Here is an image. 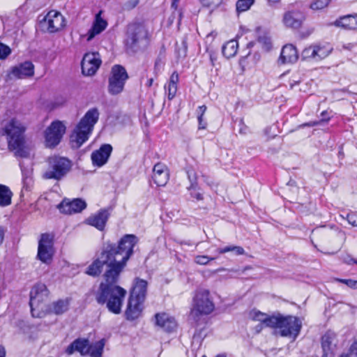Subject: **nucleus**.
I'll return each instance as SVG.
<instances>
[{"mask_svg":"<svg viewBox=\"0 0 357 357\" xmlns=\"http://www.w3.org/2000/svg\"><path fill=\"white\" fill-rule=\"evenodd\" d=\"M138 243L139 238L132 234L123 235L116 244L110 241H107L103 244L98 257L86 270L87 275L98 277L103 266H106L103 273L104 281L99 284L96 293V301L99 305H105L108 311L114 314L121 312L127 294V291L117 284Z\"/></svg>","mask_w":357,"mask_h":357,"instance_id":"1","label":"nucleus"},{"mask_svg":"<svg viewBox=\"0 0 357 357\" xmlns=\"http://www.w3.org/2000/svg\"><path fill=\"white\" fill-rule=\"evenodd\" d=\"M149 283L146 280L135 278L129 290L125 317L128 321H135L139 318L144 309L148 293Z\"/></svg>","mask_w":357,"mask_h":357,"instance_id":"2","label":"nucleus"},{"mask_svg":"<svg viewBox=\"0 0 357 357\" xmlns=\"http://www.w3.org/2000/svg\"><path fill=\"white\" fill-rule=\"evenodd\" d=\"M150 33L144 21L135 20L129 23L126 28L124 47L128 52L135 53L146 47L151 40Z\"/></svg>","mask_w":357,"mask_h":357,"instance_id":"3","label":"nucleus"},{"mask_svg":"<svg viewBox=\"0 0 357 357\" xmlns=\"http://www.w3.org/2000/svg\"><path fill=\"white\" fill-rule=\"evenodd\" d=\"M99 116L100 113L96 107L91 108L86 112L70 135V140L73 146L79 148L89 139Z\"/></svg>","mask_w":357,"mask_h":357,"instance_id":"4","label":"nucleus"},{"mask_svg":"<svg viewBox=\"0 0 357 357\" xmlns=\"http://www.w3.org/2000/svg\"><path fill=\"white\" fill-rule=\"evenodd\" d=\"M25 127L16 119H12L3 128L7 136L8 149L20 158H27L29 152L25 146Z\"/></svg>","mask_w":357,"mask_h":357,"instance_id":"5","label":"nucleus"},{"mask_svg":"<svg viewBox=\"0 0 357 357\" xmlns=\"http://www.w3.org/2000/svg\"><path fill=\"white\" fill-rule=\"evenodd\" d=\"M105 343L106 340L104 338L93 343H90L87 338L78 337L66 348L65 353L68 356L77 352L82 356L102 357Z\"/></svg>","mask_w":357,"mask_h":357,"instance_id":"6","label":"nucleus"},{"mask_svg":"<svg viewBox=\"0 0 357 357\" xmlns=\"http://www.w3.org/2000/svg\"><path fill=\"white\" fill-rule=\"evenodd\" d=\"M303 322L300 317L291 314H275L273 329H278L281 337L295 340L301 333Z\"/></svg>","mask_w":357,"mask_h":357,"instance_id":"7","label":"nucleus"},{"mask_svg":"<svg viewBox=\"0 0 357 357\" xmlns=\"http://www.w3.org/2000/svg\"><path fill=\"white\" fill-rule=\"evenodd\" d=\"M48 168L44 172L43 177L45 179L60 181L71 170L72 161L68 158L53 155L47 159Z\"/></svg>","mask_w":357,"mask_h":357,"instance_id":"8","label":"nucleus"},{"mask_svg":"<svg viewBox=\"0 0 357 357\" xmlns=\"http://www.w3.org/2000/svg\"><path fill=\"white\" fill-rule=\"evenodd\" d=\"M50 291L47 286L42 282L33 285L30 291L29 306L33 317H43L46 312L43 306V303L47 300Z\"/></svg>","mask_w":357,"mask_h":357,"instance_id":"9","label":"nucleus"},{"mask_svg":"<svg viewBox=\"0 0 357 357\" xmlns=\"http://www.w3.org/2000/svg\"><path fill=\"white\" fill-rule=\"evenodd\" d=\"M215 310V304L210 297L208 289H199L195 291L192 298L191 313L195 318L208 316Z\"/></svg>","mask_w":357,"mask_h":357,"instance_id":"10","label":"nucleus"},{"mask_svg":"<svg viewBox=\"0 0 357 357\" xmlns=\"http://www.w3.org/2000/svg\"><path fill=\"white\" fill-rule=\"evenodd\" d=\"M55 235L53 232L43 233L38 245L37 259L41 262L50 264L55 254Z\"/></svg>","mask_w":357,"mask_h":357,"instance_id":"11","label":"nucleus"},{"mask_svg":"<svg viewBox=\"0 0 357 357\" xmlns=\"http://www.w3.org/2000/svg\"><path fill=\"white\" fill-rule=\"evenodd\" d=\"M66 131V127L62 121L59 120L52 121L44 133L46 147L55 148L61 142Z\"/></svg>","mask_w":357,"mask_h":357,"instance_id":"12","label":"nucleus"},{"mask_svg":"<svg viewBox=\"0 0 357 357\" xmlns=\"http://www.w3.org/2000/svg\"><path fill=\"white\" fill-rule=\"evenodd\" d=\"M102 63L98 52H86L81 61L82 73L84 76H93Z\"/></svg>","mask_w":357,"mask_h":357,"instance_id":"13","label":"nucleus"},{"mask_svg":"<svg viewBox=\"0 0 357 357\" xmlns=\"http://www.w3.org/2000/svg\"><path fill=\"white\" fill-rule=\"evenodd\" d=\"M305 18L304 8L294 7L284 13L282 20L287 27L298 29L301 27Z\"/></svg>","mask_w":357,"mask_h":357,"instance_id":"14","label":"nucleus"},{"mask_svg":"<svg viewBox=\"0 0 357 357\" xmlns=\"http://www.w3.org/2000/svg\"><path fill=\"white\" fill-rule=\"evenodd\" d=\"M322 355L321 357H335L337 349V335L335 332L328 330L320 338Z\"/></svg>","mask_w":357,"mask_h":357,"instance_id":"15","label":"nucleus"},{"mask_svg":"<svg viewBox=\"0 0 357 357\" xmlns=\"http://www.w3.org/2000/svg\"><path fill=\"white\" fill-rule=\"evenodd\" d=\"M154 324L167 333L176 331L178 323L175 317L165 312H157L154 315Z\"/></svg>","mask_w":357,"mask_h":357,"instance_id":"16","label":"nucleus"},{"mask_svg":"<svg viewBox=\"0 0 357 357\" xmlns=\"http://www.w3.org/2000/svg\"><path fill=\"white\" fill-rule=\"evenodd\" d=\"M128 75L124 67L121 65H114L109 78L110 89H123Z\"/></svg>","mask_w":357,"mask_h":357,"instance_id":"17","label":"nucleus"},{"mask_svg":"<svg viewBox=\"0 0 357 357\" xmlns=\"http://www.w3.org/2000/svg\"><path fill=\"white\" fill-rule=\"evenodd\" d=\"M61 213L68 215L80 213L86 208V203L81 198H75L72 200L64 199L57 205Z\"/></svg>","mask_w":357,"mask_h":357,"instance_id":"18","label":"nucleus"},{"mask_svg":"<svg viewBox=\"0 0 357 357\" xmlns=\"http://www.w3.org/2000/svg\"><path fill=\"white\" fill-rule=\"evenodd\" d=\"M34 74V65L31 61H26L11 68L8 73L9 79H23L31 77Z\"/></svg>","mask_w":357,"mask_h":357,"instance_id":"19","label":"nucleus"},{"mask_svg":"<svg viewBox=\"0 0 357 357\" xmlns=\"http://www.w3.org/2000/svg\"><path fill=\"white\" fill-rule=\"evenodd\" d=\"M151 178L157 186H165L169 180L168 167L161 162H157L153 167Z\"/></svg>","mask_w":357,"mask_h":357,"instance_id":"20","label":"nucleus"},{"mask_svg":"<svg viewBox=\"0 0 357 357\" xmlns=\"http://www.w3.org/2000/svg\"><path fill=\"white\" fill-rule=\"evenodd\" d=\"M50 33H55L64 26V18L58 11L50 10L42 22Z\"/></svg>","mask_w":357,"mask_h":357,"instance_id":"21","label":"nucleus"},{"mask_svg":"<svg viewBox=\"0 0 357 357\" xmlns=\"http://www.w3.org/2000/svg\"><path fill=\"white\" fill-rule=\"evenodd\" d=\"M113 148L109 144H103L97 150L92 152L91 158L93 165L102 167L105 165L112 152Z\"/></svg>","mask_w":357,"mask_h":357,"instance_id":"22","label":"nucleus"},{"mask_svg":"<svg viewBox=\"0 0 357 357\" xmlns=\"http://www.w3.org/2000/svg\"><path fill=\"white\" fill-rule=\"evenodd\" d=\"M110 216L109 208H100L96 213L91 214L86 222L88 225L96 227L99 231H103Z\"/></svg>","mask_w":357,"mask_h":357,"instance_id":"23","label":"nucleus"},{"mask_svg":"<svg viewBox=\"0 0 357 357\" xmlns=\"http://www.w3.org/2000/svg\"><path fill=\"white\" fill-rule=\"evenodd\" d=\"M298 59V53L296 47L291 44H287L283 46L278 63L280 64L294 63Z\"/></svg>","mask_w":357,"mask_h":357,"instance_id":"24","label":"nucleus"},{"mask_svg":"<svg viewBox=\"0 0 357 357\" xmlns=\"http://www.w3.org/2000/svg\"><path fill=\"white\" fill-rule=\"evenodd\" d=\"M275 314L269 315L265 312L257 310H253L250 312V318L254 321H259V326L260 329L263 328H273Z\"/></svg>","mask_w":357,"mask_h":357,"instance_id":"25","label":"nucleus"},{"mask_svg":"<svg viewBox=\"0 0 357 357\" xmlns=\"http://www.w3.org/2000/svg\"><path fill=\"white\" fill-rule=\"evenodd\" d=\"M331 24L345 30H356L357 14L341 16L336 19Z\"/></svg>","mask_w":357,"mask_h":357,"instance_id":"26","label":"nucleus"},{"mask_svg":"<svg viewBox=\"0 0 357 357\" xmlns=\"http://www.w3.org/2000/svg\"><path fill=\"white\" fill-rule=\"evenodd\" d=\"M107 26L106 20L101 17V11L96 15L94 22L87 32V41L91 40L96 35L102 33Z\"/></svg>","mask_w":357,"mask_h":357,"instance_id":"27","label":"nucleus"},{"mask_svg":"<svg viewBox=\"0 0 357 357\" xmlns=\"http://www.w3.org/2000/svg\"><path fill=\"white\" fill-rule=\"evenodd\" d=\"M185 173L190 181V185L187 188L188 190H199L198 176L195 169L192 165H189L185 168Z\"/></svg>","mask_w":357,"mask_h":357,"instance_id":"28","label":"nucleus"},{"mask_svg":"<svg viewBox=\"0 0 357 357\" xmlns=\"http://www.w3.org/2000/svg\"><path fill=\"white\" fill-rule=\"evenodd\" d=\"M70 298L59 299L52 303V311L56 315L66 312L69 309Z\"/></svg>","mask_w":357,"mask_h":357,"instance_id":"29","label":"nucleus"},{"mask_svg":"<svg viewBox=\"0 0 357 357\" xmlns=\"http://www.w3.org/2000/svg\"><path fill=\"white\" fill-rule=\"evenodd\" d=\"M12 197L13 192L10 189L5 185L0 184V206H9L12 202Z\"/></svg>","mask_w":357,"mask_h":357,"instance_id":"30","label":"nucleus"},{"mask_svg":"<svg viewBox=\"0 0 357 357\" xmlns=\"http://www.w3.org/2000/svg\"><path fill=\"white\" fill-rule=\"evenodd\" d=\"M237 48L238 43L236 40H230L222 46V54L226 58L229 59L236 54Z\"/></svg>","mask_w":357,"mask_h":357,"instance_id":"31","label":"nucleus"},{"mask_svg":"<svg viewBox=\"0 0 357 357\" xmlns=\"http://www.w3.org/2000/svg\"><path fill=\"white\" fill-rule=\"evenodd\" d=\"M217 252L220 255L229 252H234L236 255H243L245 254V250L243 247L239 245H227L223 248H220L217 250Z\"/></svg>","mask_w":357,"mask_h":357,"instance_id":"32","label":"nucleus"},{"mask_svg":"<svg viewBox=\"0 0 357 357\" xmlns=\"http://www.w3.org/2000/svg\"><path fill=\"white\" fill-rule=\"evenodd\" d=\"M206 109V106L204 105L199 106L197 109L198 130H205L207 128V123L204 119Z\"/></svg>","mask_w":357,"mask_h":357,"instance_id":"33","label":"nucleus"},{"mask_svg":"<svg viewBox=\"0 0 357 357\" xmlns=\"http://www.w3.org/2000/svg\"><path fill=\"white\" fill-rule=\"evenodd\" d=\"M257 42L261 45L262 48L265 51H269L272 48L271 38L266 33L258 36Z\"/></svg>","mask_w":357,"mask_h":357,"instance_id":"34","label":"nucleus"},{"mask_svg":"<svg viewBox=\"0 0 357 357\" xmlns=\"http://www.w3.org/2000/svg\"><path fill=\"white\" fill-rule=\"evenodd\" d=\"M254 0H238L236 3V11L242 13L248 10L254 3Z\"/></svg>","mask_w":357,"mask_h":357,"instance_id":"35","label":"nucleus"},{"mask_svg":"<svg viewBox=\"0 0 357 357\" xmlns=\"http://www.w3.org/2000/svg\"><path fill=\"white\" fill-rule=\"evenodd\" d=\"M179 1L180 0H172L171 5L172 8L174 9L172 17H173V20L176 18L177 19L178 24H181L183 17V13L181 10H178V3Z\"/></svg>","mask_w":357,"mask_h":357,"instance_id":"36","label":"nucleus"},{"mask_svg":"<svg viewBox=\"0 0 357 357\" xmlns=\"http://www.w3.org/2000/svg\"><path fill=\"white\" fill-rule=\"evenodd\" d=\"M317 50L314 49V46H310L308 47L305 48L302 53L301 57L302 59L305 60L308 59H316Z\"/></svg>","mask_w":357,"mask_h":357,"instance_id":"37","label":"nucleus"},{"mask_svg":"<svg viewBox=\"0 0 357 357\" xmlns=\"http://www.w3.org/2000/svg\"><path fill=\"white\" fill-rule=\"evenodd\" d=\"M314 49L317 50L316 54V59H321L327 56L329 53L330 50H326L325 47L320 46V45H314Z\"/></svg>","mask_w":357,"mask_h":357,"instance_id":"38","label":"nucleus"},{"mask_svg":"<svg viewBox=\"0 0 357 357\" xmlns=\"http://www.w3.org/2000/svg\"><path fill=\"white\" fill-rule=\"evenodd\" d=\"M330 0H314L310 5V8L313 10H321L329 3Z\"/></svg>","mask_w":357,"mask_h":357,"instance_id":"39","label":"nucleus"},{"mask_svg":"<svg viewBox=\"0 0 357 357\" xmlns=\"http://www.w3.org/2000/svg\"><path fill=\"white\" fill-rule=\"evenodd\" d=\"M214 259V257H209L206 255H197L195 258V262L199 265H206L209 261Z\"/></svg>","mask_w":357,"mask_h":357,"instance_id":"40","label":"nucleus"},{"mask_svg":"<svg viewBox=\"0 0 357 357\" xmlns=\"http://www.w3.org/2000/svg\"><path fill=\"white\" fill-rule=\"evenodd\" d=\"M10 54V48L8 45L0 43V59H6Z\"/></svg>","mask_w":357,"mask_h":357,"instance_id":"41","label":"nucleus"},{"mask_svg":"<svg viewBox=\"0 0 357 357\" xmlns=\"http://www.w3.org/2000/svg\"><path fill=\"white\" fill-rule=\"evenodd\" d=\"M163 57L164 56H162V53H160L159 56L155 61L154 70L156 73L160 72L164 67L165 62L163 61Z\"/></svg>","mask_w":357,"mask_h":357,"instance_id":"42","label":"nucleus"},{"mask_svg":"<svg viewBox=\"0 0 357 357\" xmlns=\"http://www.w3.org/2000/svg\"><path fill=\"white\" fill-rule=\"evenodd\" d=\"M347 219L351 225L357 227V211H350L347 214Z\"/></svg>","mask_w":357,"mask_h":357,"instance_id":"43","label":"nucleus"},{"mask_svg":"<svg viewBox=\"0 0 357 357\" xmlns=\"http://www.w3.org/2000/svg\"><path fill=\"white\" fill-rule=\"evenodd\" d=\"M200 2L206 7H217L222 3V0H200Z\"/></svg>","mask_w":357,"mask_h":357,"instance_id":"44","label":"nucleus"},{"mask_svg":"<svg viewBox=\"0 0 357 357\" xmlns=\"http://www.w3.org/2000/svg\"><path fill=\"white\" fill-rule=\"evenodd\" d=\"M178 81V75L176 73H174L171 77H170V80H169V89H177V82Z\"/></svg>","mask_w":357,"mask_h":357,"instance_id":"45","label":"nucleus"},{"mask_svg":"<svg viewBox=\"0 0 357 357\" xmlns=\"http://www.w3.org/2000/svg\"><path fill=\"white\" fill-rule=\"evenodd\" d=\"M321 117L320 121L321 123H327L332 119V116L327 110L321 112Z\"/></svg>","mask_w":357,"mask_h":357,"instance_id":"46","label":"nucleus"},{"mask_svg":"<svg viewBox=\"0 0 357 357\" xmlns=\"http://www.w3.org/2000/svg\"><path fill=\"white\" fill-rule=\"evenodd\" d=\"M153 82V79L152 77H142L141 78V84H144V87L150 88Z\"/></svg>","mask_w":357,"mask_h":357,"instance_id":"47","label":"nucleus"},{"mask_svg":"<svg viewBox=\"0 0 357 357\" xmlns=\"http://www.w3.org/2000/svg\"><path fill=\"white\" fill-rule=\"evenodd\" d=\"M346 354H349V355H355L357 357V340H355L350 346L348 352Z\"/></svg>","mask_w":357,"mask_h":357,"instance_id":"48","label":"nucleus"},{"mask_svg":"<svg viewBox=\"0 0 357 357\" xmlns=\"http://www.w3.org/2000/svg\"><path fill=\"white\" fill-rule=\"evenodd\" d=\"M190 195L192 198L195 199L197 201H202L204 199L203 194L200 192H193L191 190Z\"/></svg>","mask_w":357,"mask_h":357,"instance_id":"49","label":"nucleus"},{"mask_svg":"<svg viewBox=\"0 0 357 357\" xmlns=\"http://www.w3.org/2000/svg\"><path fill=\"white\" fill-rule=\"evenodd\" d=\"M6 229L4 227L0 225V246L3 243L5 239Z\"/></svg>","mask_w":357,"mask_h":357,"instance_id":"50","label":"nucleus"},{"mask_svg":"<svg viewBox=\"0 0 357 357\" xmlns=\"http://www.w3.org/2000/svg\"><path fill=\"white\" fill-rule=\"evenodd\" d=\"M335 280L339 283H342L349 287L351 279H342V278H335Z\"/></svg>","mask_w":357,"mask_h":357,"instance_id":"51","label":"nucleus"},{"mask_svg":"<svg viewBox=\"0 0 357 357\" xmlns=\"http://www.w3.org/2000/svg\"><path fill=\"white\" fill-rule=\"evenodd\" d=\"M320 124H321V122L320 121V120H319V121H310L308 123H305L304 124V126H308V127H313V126H318Z\"/></svg>","mask_w":357,"mask_h":357,"instance_id":"52","label":"nucleus"},{"mask_svg":"<svg viewBox=\"0 0 357 357\" xmlns=\"http://www.w3.org/2000/svg\"><path fill=\"white\" fill-rule=\"evenodd\" d=\"M337 237L338 238L339 241H340V244H341L342 241L343 240H344L345 238V235H344V233L342 232V231H339L337 233Z\"/></svg>","mask_w":357,"mask_h":357,"instance_id":"53","label":"nucleus"},{"mask_svg":"<svg viewBox=\"0 0 357 357\" xmlns=\"http://www.w3.org/2000/svg\"><path fill=\"white\" fill-rule=\"evenodd\" d=\"M6 348L3 345L0 344V357H6Z\"/></svg>","mask_w":357,"mask_h":357,"instance_id":"54","label":"nucleus"},{"mask_svg":"<svg viewBox=\"0 0 357 357\" xmlns=\"http://www.w3.org/2000/svg\"><path fill=\"white\" fill-rule=\"evenodd\" d=\"M177 91H168L167 97L169 100H172L176 94Z\"/></svg>","mask_w":357,"mask_h":357,"instance_id":"55","label":"nucleus"},{"mask_svg":"<svg viewBox=\"0 0 357 357\" xmlns=\"http://www.w3.org/2000/svg\"><path fill=\"white\" fill-rule=\"evenodd\" d=\"M349 288L352 289H357V280L351 279Z\"/></svg>","mask_w":357,"mask_h":357,"instance_id":"56","label":"nucleus"},{"mask_svg":"<svg viewBox=\"0 0 357 357\" xmlns=\"http://www.w3.org/2000/svg\"><path fill=\"white\" fill-rule=\"evenodd\" d=\"M255 42H254V41L249 42L247 44V48L251 49L252 47H253L255 46Z\"/></svg>","mask_w":357,"mask_h":357,"instance_id":"57","label":"nucleus"},{"mask_svg":"<svg viewBox=\"0 0 357 357\" xmlns=\"http://www.w3.org/2000/svg\"><path fill=\"white\" fill-rule=\"evenodd\" d=\"M248 128L247 126H244L243 128H240L239 132L241 134H245L247 132Z\"/></svg>","mask_w":357,"mask_h":357,"instance_id":"58","label":"nucleus"},{"mask_svg":"<svg viewBox=\"0 0 357 357\" xmlns=\"http://www.w3.org/2000/svg\"><path fill=\"white\" fill-rule=\"evenodd\" d=\"M251 269H252V266L248 265V266H245L243 268V271L245 272L246 271L251 270Z\"/></svg>","mask_w":357,"mask_h":357,"instance_id":"59","label":"nucleus"},{"mask_svg":"<svg viewBox=\"0 0 357 357\" xmlns=\"http://www.w3.org/2000/svg\"><path fill=\"white\" fill-rule=\"evenodd\" d=\"M338 357H351V355H349V354L342 353Z\"/></svg>","mask_w":357,"mask_h":357,"instance_id":"60","label":"nucleus"},{"mask_svg":"<svg viewBox=\"0 0 357 357\" xmlns=\"http://www.w3.org/2000/svg\"><path fill=\"white\" fill-rule=\"evenodd\" d=\"M111 92V93L112 95H116L117 93H119L121 91H114V90H112V91H109Z\"/></svg>","mask_w":357,"mask_h":357,"instance_id":"61","label":"nucleus"},{"mask_svg":"<svg viewBox=\"0 0 357 357\" xmlns=\"http://www.w3.org/2000/svg\"><path fill=\"white\" fill-rule=\"evenodd\" d=\"M280 0H268V1L269 3H278L280 2Z\"/></svg>","mask_w":357,"mask_h":357,"instance_id":"62","label":"nucleus"},{"mask_svg":"<svg viewBox=\"0 0 357 357\" xmlns=\"http://www.w3.org/2000/svg\"><path fill=\"white\" fill-rule=\"evenodd\" d=\"M182 44H183V45L184 46L185 49L186 50V49H187L186 41H185V40H183V41L182 42Z\"/></svg>","mask_w":357,"mask_h":357,"instance_id":"63","label":"nucleus"},{"mask_svg":"<svg viewBox=\"0 0 357 357\" xmlns=\"http://www.w3.org/2000/svg\"><path fill=\"white\" fill-rule=\"evenodd\" d=\"M351 261L353 264H357V259H351Z\"/></svg>","mask_w":357,"mask_h":357,"instance_id":"64","label":"nucleus"}]
</instances>
